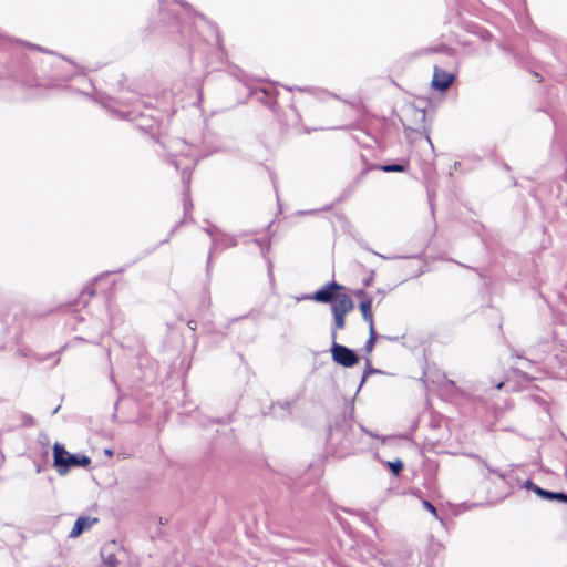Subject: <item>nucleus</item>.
<instances>
[{"mask_svg":"<svg viewBox=\"0 0 567 567\" xmlns=\"http://www.w3.org/2000/svg\"><path fill=\"white\" fill-rule=\"evenodd\" d=\"M565 503H567V501Z\"/></svg>","mask_w":567,"mask_h":567,"instance_id":"30","label":"nucleus"},{"mask_svg":"<svg viewBox=\"0 0 567 567\" xmlns=\"http://www.w3.org/2000/svg\"><path fill=\"white\" fill-rule=\"evenodd\" d=\"M329 442L339 444L342 450H349L353 445L352 430L347 425H334L329 431Z\"/></svg>","mask_w":567,"mask_h":567,"instance_id":"4","label":"nucleus"},{"mask_svg":"<svg viewBox=\"0 0 567 567\" xmlns=\"http://www.w3.org/2000/svg\"><path fill=\"white\" fill-rule=\"evenodd\" d=\"M388 466L394 475H399L403 470V462L398 458L393 462H388Z\"/></svg>","mask_w":567,"mask_h":567,"instance_id":"15","label":"nucleus"},{"mask_svg":"<svg viewBox=\"0 0 567 567\" xmlns=\"http://www.w3.org/2000/svg\"><path fill=\"white\" fill-rule=\"evenodd\" d=\"M215 246H216V244H215V241H213L212 248H210V251H209V256H208V265L210 264L212 252H213V249L215 248Z\"/></svg>","mask_w":567,"mask_h":567,"instance_id":"23","label":"nucleus"},{"mask_svg":"<svg viewBox=\"0 0 567 567\" xmlns=\"http://www.w3.org/2000/svg\"><path fill=\"white\" fill-rule=\"evenodd\" d=\"M378 372L377 369H373L371 365H370V361L367 360V368L365 370L363 371V374H362V379H361V385L365 382L367 378L369 377V374L371 373H375Z\"/></svg>","mask_w":567,"mask_h":567,"instance_id":"16","label":"nucleus"},{"mask_svg":"<svg viewBox=\"0 0 567 567\" xmlns=\"http://www.w3.org/2000/svg\"><path fill=\"white\" fill-rule=\"evenodd\" d=\"M343 287L336 281H331L317 290L310 298L317 302L330 303L337 299V292Z\"/></svg>","mask_w":567,"mask_h":567,"instance_id":"5","label":"nucleus"},{"mask_svg":"<svg viewBox=\"0 0 567 567\" xmlns=\"http://www.w3.org/2000/svg\"><path fill=\"white\" fill-rule=\"evenodd\" d=\"M454 80V75L434 66V74L432 80V86L439 91L447 90Z\"/></svg>","mask_w":567,"mask_h":567,"instance_id":"6","label":"nucleus"},{"mask_svg":"<svg viewBox=\"0 0 567 567\" xmlns=\"http://www.w3.org/2000/svg\"><path fill=\"white\" fill-rule=\"evenodd\" d=\"M332 315H333V327L331 328V332L333 330L337 332L338 330H341L344 328L346 315L338 312V311H332Z\"/></svg>","mask_w":567,"mask_h":567,"instance_id":"12","label":"nucleus"},{"mask_svg":"<svg viewBox=\"0 0 567 567\" xmlns=\"http://www.w3.org/2000/svg\"><path fill=\"white\" fill-rule=\"evenodd\" d=\"M290 406H291V403L289 401L277 402V403L272 404L271 410L276 417L284 419L290 414Z\"/></svg>","mask_w":567,"mask_h":567,"instance_id":"11","label":"nucleus"},{"mask_svg":"<svg viewBox=\"0 0 567 567\" xmlns=\"http://www.w3.org/2000/svg\"><path fill=\"white\" fill-rule=\"evenodd\" d=\"M421 117H422V120L425 118V112L424 111L421 112Z\"/></svg>","mask_w":567,"mask_h":567,"instance_id":"28","label":"nucleus"},{"mask_svg":"<svg viewBox=\"0 0 567 567\" xmlns=\"http://www.w3.org/2000/svg\"><path fill=\"white\" fill-rule=\"evenodd\" d=\"M331 355L337 364L352 368L359 362V357L352 349L337 342L334 330L331 333Z\"/></svg>","mask_w":567,"mask_h":567,"instance_id":"3","label":"nucleus"},{"mask_svg":"<svg viewBox=\"0 0 567 567\" xmlns=\"http://www.w3.org/2000/svg\"><path fill=\"white\" fill-rule=\"evenodd\" d=\"M379 169H381L382 172H385V173H398V172H404L405 167L402 164H385V165H381L379 167Z\"/></svg>","mask_w":567,"mask_h":567,"instance_id":"14","label":"nucleus"},{"mask_svg":"<svg viewBox=\"0 0 567 567\" xmlns=\"http://www.w3.org/2000/svg\"><path fill=\"white\" fill-rule=\"evenodd\" d=\"M105 454H107V455H112V454H113V452H112L111 450H105Z\"/></svg>","mask_w":567,"mask_h":567,"instance_id":"27","label":"nucleus"},{"mask_svg":"<svg viewBox=\"0 0 567 567\" xmlns=\"http://www.w3.org/2000/svg\"><path fill=\"white\" fill-rule=\"evenodd\" d=\"M176 144H177L176 146H178V145L182 146V148L179 151L181 155L188 159V163L185 165H182L181 161L177 159V155H174L173 159L171 161L172 165H174V167L176 169L182 171V181L184 183L183 205H184V212L186 215L193 208V203L189 197V184H190L192 169L196 165L197 159H196V152L193 146L187 145L183 141H178Z\"/></svg>","mask_w":567,"mask_h":567,"instance_id":"1","label":"nucleus"},{"mask_svg":"<svg viewBox=\"0 0 567 567\" xmlns=\"http://www.w3.org/2000/svg\"><path fill=\"white\" fill-rule=\"evenodd\" d=\"M372 299L367 298L360 302V310L364 321L369 323V328L374 327L373 315L371 312Z\"/></svg>","mask_w":567,"mask_h":567,"instance_id":"10","label":"nucleus"},{"mask_svg":"<svg viewBox=\"0 0 567 567\" xmlns=\"http://www.w3.org/2000/svg\"><path fill=\"white\" fill-rule=\"evenodd\" d=\"M207 234L213 235V228H205L204 229Z\"/></svg>","mask_w":567,"mask_h":567,"instance_id":"25","label":"nucleus"},{"mask_svg":"<svg viewBox=\"0 0 567 567\" xmlns=\"http://www.w3.org/2000/svg\"><path fill=\"white\" fill-rule=\"evenodd\" d=\"M534 493H536L539 497L547 501H558L565 503L567 501V494L564 492H551L544 489L539 486H535Z\"/></svg>","mask_w":567,"mask_h":567,"instance_id":"9","label":"nucleus"},{"mask_svg":"<svg viewBox=\"0 0 567 567\" xmlns=\"http://www.w3.org/2000/svg\"><path fill=\"white\" fill-rule=\"evenodd\" d=\"M422 504H423V507H424L425 509H427V511H429L430 513H432L435 517H437V511H436L435 506H434L431 502H429V501H423V503H422Z\"/></svg>","mask_w":567,"mask_h":567,"instance_id":"18","label":"nucleus"},{"mask_svg":"<svg viewBox=\"0 0 567 567\" xmlns=\"http://www.w3.org/2000/svg\"><path fill=\"white\" fill-rule=\"evenodd\" d=\"M104 563L109 567H117V559L114 555H109L107 557H105Z\"/></svg>","mask_w":567,"mask_h":567,"instance_id":"19","label":"nucleus"},{"mask_svg":"<svg viewBox=\"0 0 567 567\" xmlns=\"http://www.w3.org/2000/svg\"><path fill=\"white\" fill-rule=\"evenodd\" d=\"M535 486H537L535 483H533L530 480H527L525 483V487L529 491L534 492Z\"/></svg>","mask_w":567,"mask_h":567,"instance_id":"20","label":"nucleus"},{"mask_svg":"<svg viewBox=\"0 0 567 567\" xmlns=\"http://www.w3.org/2000/svg\"><path fill=\"white\" fill-rule=\"evenodd\" d=\"M353 308L354 303L351 297L349 295H341L337 297L336 302L331 307V310L347 315L348 312L352 311Z\"/></svg>","mask_w":567,"mask_h":567,"instance_id":"8","label":"nucleus"},{"mask_svg":"<svg viewBox=\"0 0 567 567\" xmlns=\"http://www.w3.org/2000/svg\"><path fill=\"white\" fill-rule=\"evenodd\" d=\"M54 466L60 475H65L71 467H85L91 463L86 455L70 454L63 445L55 443L53 446Z\"/></svg>","mask_w":567,"mask_h":567,"instance_id":"2","label":"nucleus"},{"mask_svg":"<svg viewBox=\"0 0 567 567\" xmlns=\"http://www.w3.org/2000/svg\"><path fill=\"white\" fill-rule=\"evenodd\" d=\"M378 336L374 327L369 328V339L365 342L364 350L367 353L372 352Z\"/></svg>","mask_w":567,"mask_h":567,"instance_id":"13","label":"nucleus"},{"mask_svg":"<svg viewBox=\"0 0 567 567\" xmlns=\"http://www.w3.org/2000/svg\"><path fill=\"white\" fill-rule=\"evenodd\" d=\"M188 328L192 329V330H196L197 328V322L195 320H189L188 323H187Z\"/></svg>","mask_w":567,"mask_h":567,"instance_id":"22","label":"nucleus"},{"mask_svg":"<svg viewBox=\"0 0 567 567\" xmlns=\"http://www.w3.org/2000/svg\"><path fill=\"white\" fill-rule=\"evenodd\" d=\"M474 458L478 460L484 464V466L488 470L489 473L496 474L499 477H504V474L501 473L498 470L491 467L484 460H482L478 455H472Z\"/></svg>","mask_w":567,"mask_h":567,"instance_id":"17","label":"nucleus"},{"mask_svg":"<svg viewBox=\"0 0 567 567\" xmlns=\"http://www.w3.org/2000/svg\"><path fill=\"white\" fill-rule=\"evenodd\" d=\"M268 275H269V279H270L271 285H274L275 279H274L272 265L271 264H269V266H268Z\"/></svg>","mask_w":567,"mask_h":567,"instance_id":"21","label":"nucleus"},{"mask_svg":"<svg viewBox=\"0 0 567 567\" xmlns=\"http://www.w3.org/2000/svg\"><path fill=\"white\" fill-rule=\"evenodd\" d=\"M176 228H177V226H176V227H174V228L172 229V231H171V233H172V234H174V233H175V230H176Z\"/></svg>","mask_w":567,"mask_h":567,"instance_id":"29","label":"nucleus"},{"mask_svg":"<svg viewBox=\"0 0 567 567\" xmlns=\"http://www.w3.org/2000/svg\"><path fill=\"white\" fill-rule=\"evenodd\" d=\"M355 295H357L358 297H360V298H363V297L365 296V292H364V290H359V291H357V293H355Z\"/></svg>","mask_w":567,"mask_h":567,"instance_id":"24","label":"nucleus"},{"mask_svg":"<svg viewBox=\"0 0 567 567\" xmlns=\"http://www.w3.org/2000/svg\"><path fill=\"white\" fill-rule=\"evenodd\" d=\"M503 385H504V383H503V382H499V383L496 385V389H497V390H499V389H502V388H503Z\"/></svg>","mask_w":567,"mask_h":567,"instance_id":"26","label":"nucleus"},{"mask_svg":"<svg viewBox=\"0 0 567 567\" xmlns=\"http://www.w3.org/2000/svg\"><path fill=\"white\" fill-rule=\"evenodd\" d=\"M95 523H97V518L81 516L75 520L69 536L71 538L79 537L84 530L91 528Z\"/></svg>","mask_w":567,"mask_h":567,"instance_id":"7","label":"nucleus"}]
</instances>
